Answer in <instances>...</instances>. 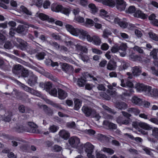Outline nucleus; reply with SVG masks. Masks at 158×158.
I'll list each match as a JSON object with an SVG mask.
<instances>
[{
  "label": "nucleus",
  "instance_id": "obj_1",
  "mask_svg": "<svg viewBox=\"0 0 158 158\" xmlns=\"http://www.w3.org/2000/svg\"><path fill=\"white\" fill-rule=\"evenodd\" d=\"M52 10L56 12H60L66 15H68L69 13V10L68 8H64L60 5L53 3L51 6Z\"/></svg>",
  "mask_w": 158,
  "mask_h": 158
},
{
  "label": "nucleus",
  "instance_id": "obj_2",
  "mask_svg": "<svg viewBox=\"0 0 158 158\" xmlns=\"http://www.w3.org/2000/svg\"><path fill=\"white\" fill-rule=\"evenodd\" d=\"M76 50L80 52L79 58L83 61H86L88 59V57L86 55H83L82 52L86 53L87 52V49L85 47L82 46L80 45L77 44L75 45Z\"/></svg>",
  "mask_w": 158,
  "mask_h": 158
},
{
  "label": "nucleus",
  "instance_id": "obj_3",
  "mask_svg": "<svg viewBox=\"0 0 158 158\" xmlns=\"http://www.w3.org/2000/svg\"><path fill=\"white\" fill-rule=\"evenodd\" d=\"M16 83L19 85L21 88L25 91L30 93L31 94L35 95L38 96H40L41 94L38 91H35L32 88L25 85L23 84L18 80H16L15 81Z\"/></svg>",
  "mask_w": 158,
  "mask_h": 158
},
{
  "label": "nucleus",
  "instance_id": "obj_4",
  "mask_svg": "<svg viewBox=\"0 0 158 158\" xmlns=\"http://www.w3.org/2000/svg\"><path fill=\"white\" fill-rule=\"evenodd\" d=\"M84 147L88 158H95L94 156L93 155L94 148L93 145L89 143H87L84 144Z\"/></svg>",
  "mask_w": 158,
  "mask_h": 158
},
{
  "label": "nucleus",
  "instance_id": "obj_5",
  "mask_svg": "<svg viewBox=\"0 0 158 158\" xmlns=\"http://www.w3.org/2000/svg\"><path fill=\"white\" fill-rule=\"evenodd\" d=\"M135 88L138 91H144L146 94L147 92L150 90V86L145 85L143 84L138 83L136 85Z\"/></svg>",
  "mask_w": 158,
  "mask_h": 158
},
{
  "label": "nucleus",
  "instance_id": "obj_6",
  "mask_svg": "<svg viewBox=\"0 0 158 158\" xmlns=\"http://www.w3.org/2000/svg\"><path fill=\"white\" fill-rule=\"evenodd\" d=\"M76 33L77 34L75 35L74 36H78L80 39L84 40L86 38V36L87 32L86 31L82 29L77 28Z\"/></svg>",
  "mask_w": 158,
  "mask_h": 158
},
{
  "label": "nucleus",
  "instance_id": "obj_7",
  "mask_svg": "<svg viewBox=\"0 0 158 158\" xmlns=\"http://www.w3.org/2000/svg\"><path fill=\"white\" fill-rule=\"evenodd\" d=\"M116 7L119 10H124L127 6L126 2L123 0H116Z\"/></svg>",
  "mask_w": 158,
  "mask_h": 158
},
{
  "label": "nucleus",
  "instance_id": "obj_8",
  "mask_svg": "<svg viewBox=\"0 0 158 158\" xmlns=\"http://www.w3.org/2000/svg\"><path fill=\"white\" fill-rule=\"evenodd\" d=\"M69 141L71 145L74 148L77 147L80 143L79 139L77 137H72L69 139Z\"/></svg>",
  "mask_w": 158,
  "mask_h": 158
},
{
  "label": "nucleus",
  "instance_id": "obj_9",
  "mask_svg": "<svg viewBox=\"0 0 158 158\" xmlns=\"http://www.w3.org/2000/svg\"><path fill=\"white\" fill-rule=\"evenodd\" d=\"M107 93L109 95H107L105 93H102L100 94L101 96L104 98L105 99L107 100H109L110 98V95L114 96L117 94L116 92L115 91H113L112 90H109L107 91Z\"/></svg>",
  "mask_w": 158,
  "mask_h": 158
},
{
  "label": "nucleus",
  "instance_id": "obj_10",
  "mask_svg": "<svg viewBox=\"0 0 158 158\" xmlns=\"http://www.w3.org/2000/svg\"><path fill=\"white\" fill-rule=\"evenodd\" d=\"M82 110L87 117L90 116L95 112V110L91 108L86 106H84L82 108Z\"/></svg>",
  "mask_w": 158,
  "mask_h": 158
},
{
  "label": "nucleus",
  "instance_id": "obj_11",
  "mask_svg": "<svg viewBox=\"0 0 158 158\" xmlns=\"http://www.w3.org/2000/svg\"><path fill=\"white\" fill-rule=\"evenodd\" d=\"M36 16L39 17L41 20H47L49 23H52L55 21V20L53 18H49L47 15L43 13H37L36 14Z\"/></svg>",
  "mask_w": 158,
  "mask_h": 158
},
{
  "label": "nucleus",
  "instance_id": "obj_12",
  "mask_svg": "<svg viewBox=\"0 0 158 158\" xmlns=\"http://www.w3.org/2000/svg\"><path fill=\"white\" fill-rule=\"evenodd\" d=\"M133 16L135 17L142 19H147L148 17L147 15L145 14L142 11L139 10H137L133 14Z\"/></svg>",
  "mask_w": 158,
  "mask_h": 158
},
{
  "label": "nucleus",
  "instance_id": "obj_13",
  "mask_svg": "<svg viewBox=\"0 0 158 158\" xmlns=\"http://www.w3.org/2000/svg\"><path fill=\"white\" fill-rule=\"evenodd\" d=\"M12 113L11 111H8L6 113L3 117L0 115V120L2 119L5 122H9L11 119Z\"/></svg>",
  "mask_w": 158,
  "mask_h": 158
},
{
  "label": "nucleus",
  "instance_id": "obj_14",
  "mask_svg": "<svg viewBox=\"0 0 158 158\" xmlns=\"http://www.w3.org/2000/svg\"><path fill=\"white\" fill-rule=\"evenodd\" d=\"M37 77L34 74L30 76L27 83L31 86L34 85L37 83Z\"/></svg>",
  "mask_w": 158,
  "mask_h": 158
},
{
  "label": "nucleus",
  "instance_id": "obj_15",
  "mask_svg": "<svg viewBox=\"0 0 158 158\" xmlns=\"http://www.w3.org/2000/svg\"><path fill=\"white\" fill-rule=\"evenodd\" d=\"M146 94L148 96L152 97H156L158 96V91L156 89L154 88L152 89V87L150 86L149 90L147 92Z\"/></svg>",
  "mask_w": 158,
  "mask_h": 158
},
{
  "label": "nucleus",
  "instance_id": "obj_16",
  "mask_svg": "<svg viewBox=\"0 0 158 158\" xmlns=\"http://www.w3.org/2000/svg\"><path fill=\"white\" fill-rule=\"evenodd\" d=\"M61 67L62 70L65 73L67 72L72 71L73 69L72 66L65 63L61 64Z\"/></svg>",
  "mask_w": 158,
  "mask_h": 158
},
{
  "label": "nucleus",
  "instance_id": "obj_17",
  "mask_svg": "<svg viewBox=\"0 0 158 158\" xmlns=\"http://www.w3.org/2000/svg\"><path fill=\"white\" fill-rule=\"evenodd\" d=\"M121 82L120 85L122 87H126L127 86L131 88L133 86V84L132 82L129 80H127L124 82V80L122 79L121 80Z\"/></svg>",
  "mask_w": 158,
  "mask_h": 158
},
{
  "label": "nucleus",
  "instance_id": "obj_18",
  "mask_svg": "<svg viewBox=\"0 0 158 158\" xmlns=\"http://www.w3.org/2000/svg\"><path fill=\"white\" fill-rule=\"evenodd\" d=\"M65 27L67 30L72 35L74 36L75 35L77 34L76 32L77 28H75L69 24H66L65 25Z\"/></svg>",
  "mask_w": 158,
  "mask_h": 158
},
{
  "label": "nucleus",
  "instance_id": "obj_19",
  "mask_svg": "<svg viewBox=\"0 0 158 158\" xmlns=\"http://www.w3.org/2000/svg\"><path fill=\"white\" fill-rule=\"evenodd\" d=\"M105 19L112 23H117V21H119V18H115L113 15H109Z\"/></svg>",
  "mask_w": 158,
  "mask_h": 158
},
{
  "label": "nucleus",
  "instance_id": "obj_20",
  "mask_svg": "<svg viewBox=\"0 0 158 158\" xmlns=\"http://www.w3.org/2000/svg\"><path fill=\"white\" fill-rule=\"evenodd\" d=\"M102 3L104 5L113 7L115 6V0H103Z\"/></svg>",
  "mask_w": 158,
  "mask_h": 158
},
{
  "label": "nucleus",
  "instance_id": "obj_21",
  "mask_svg": "<svg viewBox=\"0 0 158 158\" xmlns=\"http://www.w3.org/2000/svg\"><path fill=\"white\" fill-rule=\"evenodd\" d=\"M116 108L120 110H125L127 108V104L124 102H118L115 104Z\"/></svg>",
  "mask_w": 158,
  "mask_h": 158
},
{
  "label": "nucleus",
  "instance_id": "obj_22",
  "mask_svg": "<svg viewBox=\"0 0 158 158\" xmlns=\"http://www.w3.org/2000/svg\"><path fill=\"white\" fill-rule=\"evenodd\" d=\"M117 123L121 125L122 124L127 125L129 123V120L128 119H125L122 117H119L117 119Z\"/></svg>",
  "mask_w": 158,
  "mask_h": 158
},
{
  "label": "nucleus",
  "instance_id": "obj_23",
  "mask_svg": "<svg viewBox=\"0 0 158 158\" xmlns=\"http://www.w3.org/2000/svg\"><path fill=\"white\" fill-rule=\"evenodd\" d=\"M28 125L30 127L31 129L29 132L32 133H37V126L34 123L31 122L28 123Z\"/></svg>",
  "mask_w": 158,
  "mask_h": 158
},
{
  "label": "nucleus",
  "instance_id": "obj_24",
  "mask_svg": "<svg viewBox=\"0 0 158 158\" xmlns=\"http://www.w3.org/2000/svg\"><path fill=\"white\" fill-rule=\"evenodd\" d=\"M58 98L60 99H64L67 96V94L61 89H58Z\"/></svg>",
  "mask_w": 158,
  "mask_h": 158
},
{
  "label": "nucleus",
  "instance_id": "obj_25",
  "mask_svg": "<svg viewBox=\"0 0 158 158\" xmlns=\"http://www.w3.org/2000/svg\"><path fill=\"white\" fill-rule=\"evenodd\" d=\"M59 135L61 137L65 140L67 139L69 137V133L64 130L60 131L59 132Z\"/></svg>",
  "mask_w": 158,
  "mask_h": 158
},
{
  "label": "nucleus",
  "instance_id": "obj_26",
  "mask_svg": "<svg viewBox=\"0 0 158 158\" xmlns=\"http://www.w3.org/2000/svg\"><path fill=\"white\" fill-rule=\"evenodd\" d=\"M116 23L118 24L121 27L124 28L127 27L128 25L126 19L125 18H123L122 19H119V21H117V23Z\"/></svg>",
  "mask_w": 158,
  "mask_h": 158
},
{
  "label": "nucleus",
  "instance_id": "obj_27",
  "mask_svg": "<svg viewBox=\"0 0 158 158\" xmlns=\"http://www.w3.org/2000/svg\"><path fill=\"white\" fill-rule=\"evenodd\" d=\"M103 124L104 125L110 129H115L117 128L116 125L113 123H110L108 121H103Z\"/></svg>",
  "mask_w": 158,
  "mask_h": 158
},
{
  "label": "nucleus",
  "instance_id": "obj_28",
  "mask_svg": "<svg viewBox=\"0 0 158 158\" xmlns=\"http://www.w3.org/2000/svg\"><path fill=\"white\" fill-rule=\"evenodd\" d=\"M131 101L135 104L138 105H141L142 102V99L136 96H134L132 97Z\"/></svg>",
  "mask_w": 158,
  "mask_h": 158
},
{
  "label": "nucleus",
  "instance_id": "obj_29",
  "mask_svg": "<svg viewBox=\"0 0 158 158\" xmlns=\"http://www.w3.org/2000/svg\"><path fill=\"white\" fill-rule=\"evenodd\" d=\"M132 73L134 76H139L141 73L140 68L139 66H135L132 69Z\"/></svg>",
  "mask_w": 158,
  "mask_h": 158
},
{
  "label": "nucleus",
  "instance_id": "obj_30",
  "mask_svg": "<svg viewBox=\"0 0 158 158\" xmlns=\"http://www.w3.org/2000/svg\"><path fill=\"white\" fill-rule=\"evenodd\" d=\"M23 67L20 64L15 65L14 66L12 71L14 73L17 74L18 72L22 71L23 69Z\"/></svg>",
  "mask_w": 158,
  "mask_h": 158
},
{
  "label": "nucleus",
  "instance_id": "obj_31",
  "mask_svg": "<svg viewBox=\"0 0 158 158\" xmlns=\"http://www.w3.org/2000/svg\"><path fill=\"white\" fill-rule=\"evenodd\" d=\"M42 0H31L30 4L31 6L35 5L39 7L42 6Z\"/></svg>",
  "mask_w": 158,
  "mask_h": 158
},
{
  "label": "nucleus",
  "instance_id": "obj_32",
  "mask_svg": "<svg viewBox=\"0 0 158 158\" xmlns=\"http://www.w3.org/2000/svg\"><path fill=\"white\" fill-rule=\"evenodd\" d=\"M88 7L90 12L92 14H95L98 11V9L94 4H89L88 5Z\"/></svg>",
  "mask_w": 158,
  "mask_h": 158
},
{
  "label": "nucleus",
  "instance_id": "obj_33",
  "mask_svg": "<svg viewBox=\"0 0 158 158\" xmlns=\"http://www.w3.org/2000/svg\"><path fill=\"white\" fill-rule=\"evenodd\" d=\"M139 126L146 130H151L152 129V127L149 124L143 122L139 123Z\"/></svg>",
  "mask_w": 158,
  "mask_h": 158
},
{
  "label": "nucleus",
  "instance_id": "obj_34",
  "mask_svg": "<svg viewBox=\"0 0 158 158\" xmlns=\"http://www.w3.org/2000/svg\"><path fill=\"white\" fill-rule=\"evenodd\" d=\"M128 111L132 114H134L135 115H137L140 112V111L137 108H129Z\"/></svg>",
  "mask_w": 158,
  "mask_h": 158
},
{
  "label": "nucleus",
  "instance_id": "obj_35",
  "mask_svg": "<svg viewBox=\"0 0 158 158\" xmlns=\"http://www.w3.org/2000/svg\"><path fill=\"white\" fill-rule=\"evenodd\" d=\"M94 38L92 42L95 45H99L101 43V40L99 37L97 35H94Z\"/></svg>",
  "mask_w": 158,
  "mask_h": 158
},
{
  "label": "nucleus",
  "instance_id": "obj_36",
  "mask_svg": "<svg viewBox=\"0 0 158 158\" xmlns=\"http://www.w3.org/2000/svg\"><path fill=\"white\" fill-rule=\"evenodd\" d=\"M107 68L109 70H114L116 68L115 64L113 61H110L107 64Z\"/></svg>",
  "mask_w": 158,
  "mask_h": 158
},
{
  "label": "nucleus",
  "instance_id": "obj_37",
  "mask_svg": "<svg viewBox=\"0 0 158 158\" xmlns=\"http://www.w3.org/2000/svg\"><path fill=\"white\" fill-rule=\"evenodd\" d=\"M22 72V76L24 77H27L29 74H30V76H31L32 74H33L32 72L28 71L24 68Z\"/></svg>",
  "mask_w": 158,
  "mask_h": 158
},
{
  "label": "nucleus",
  "instance_id": "obj_38",
  "mask_svg": "<svg viewBox=\"0 0 158 158\" xmlns=\"http://www.w3.org/2000/svg\"><path fill=\"white\" fill-rule=\"evenodd\" d=\"M74 109L76 110H78L81 106V102L78 99H76L74 101Z\"/></svg>",
  "mask_w": 158,
  "mask_h": 158
},
{
  "label": "nucleus",
  "instance_id": "obj_39",
  "mask_svg": "<svg viewBox=\"0 0 158 158\" xmlns=\"http://www.w3.org/2000/svg\"><path fill=\"white\" fill-rule=\"evenodd\" d=\"M136 11L135 7L134 6H129L127 9L126 10V12L129 14H134Z\"/></svg>",
  "mask_w": 158,
  "mask_h": 158
},
{
  "label": "nucleus",
  "instance_id": "obj_40",
  "mask_svg": "<svg viewBox=\"0 0 158 158\" xmlns=\"http://www.w3.org/2000/svg\"><path fill=\"white\" fill-rule=\"evenodd\" d=\"M101 151L108 153L110 155H112L114 153V150L112 149L106 147L103 148L101 149Z\"/></svg>",
  "mask_w": 158,
  "mask_h": 158
},
{
  "label": "nucleus",
  "instance_id": "obj_41",
  "mask_svg": "<svg viewBox=\"0 0 158 158\" xmlns=\"http://www.w3.org/2000/svg\"><path fill=\"white\" fill-rule=\"evenodd\" d=\"M59 129L58 127L53 125L50 126L48 128V130L50 132L55 133Z\"/></svg>",
  "mask_w": 158,
  "mask_h": 158
},
{
  "label": "nucleus",
  "instance_id": "obj_42",
  "mask_svg": "<svg viewBox=\"0 0 158 158\" xmlns=\"http://www.w3.org/2000/svg\"><path fill=\"white\" fill-rule=\"evenodd\" d=\"M107 12L104 9H101L100 10L99 15L102 18H106L108 16Z\"/></svg>",
  "mask_w": 158,
  "mask_h": 158
},
{
  "label": "nucleus",
  "instance_id": "obj_43",
  "mask_svg": "<svg viewBox=\"0 0 158 158\" xmlns=\"http://www.w3.org/2000/svg\"><path fill=\"white\" fill-rule=\"evenodd\" d=\"M78 3L84 7H86L88 5L87 0H77Z\"/></svg>",
  "mask_w": 158,
  "mask_h": 158
},
{
  "label": "nucleus",
  "instance_id": "obj_44",
  "mask_svg": "<svg viewBox=\"0 0 158 158\" xmlns=\"http://www.w3.org/2000/svg\"><path fill=\"white\" fill-rule=\"evenodd\" d=\"M86 81L85 79L82 78L78 79L77 81V84L80 87H83L85 85Z\"/></svg>",
  "mask_w": 158,
  "mask_h": 158
},
{
  "label": "nucleus",
  "instance_id": "obj_45",
  "mask_svg": "<svg viewBox=\"0 0 158 158\" xmlns=\"http://www.w3.org/2000/svg\"><path fill=\"white\" fill-rule=\"evenodd\" d=\"M20 10L21 11L24 12L27 15H31V12L28 10L23 6H20Z\"/></svg>",
  "mask_w": 158,
  "mask_h": 158
},
{
  "label": "nucleus",
  "instance_id": "obj_46",
  "mask_svg": "<svg viewBox=\"0 0 158 158\" xmlns=\"http://www.w3.org/2000/svg\"><path fill=\"white\" fill-rule=\"evenodd\" d=\"M149 35L150 38L155 41H158V36L156 34L152 32H150Z\"/></svg>",
  "mask_w": 158,
  "mask_h": 158
},
{
  "label": "nucleus",
  "instance_id": "obj_47",
  "mask_svg": "<svg viewBox=\"0 0 158 158\" xmlns=\"http://www.w3.org/2000/svg\"><path fill=\"white\" fill-rule=\"evenodd\" d=\"M94 22L92 20L87 18L85 19V24L86 26H92L93 25Z\"/></svg>",
  "mask_w": 158,
  "mask_h": 158
},
{
  "label": "nucleus",
  "instance_id": "obj_48",
  "mask_svg": "<svg viewBox=\"0 0 158 158\" xmlns=\"http://www.w3.org/2000/svg\"><path fill=\"white\" fill-rule=\"evenodd\" d=\"M157 49H154L150 52V55L152 57L154 60L157 58H157Z\"/></svg>",
  "mask_w": 158,
  "mask_h": 158
},
{
  "label": "nucleus",
  "instance_id": "obj_49",
  "mask_svg": "<svg viewBox=\"0 0 158 158\" xmlns=\"http://www.w3.org/2000/svg\"><path fill=\"white\" fill-rule=\"evenodd\" d=\"M47 102L48 103L51 104L54 107H56L59 109H62L60 106L53 102L50 101L49 100H47Z\"/></svg>",
  "mask_w": 158,
  "mask_h": 158
},
{
  "label": "nucleus",
  "instance_id": "obj_50",
  "mask_svg": "<svg viewBox=\"0 0 158 158\" xmlns=\"http://www.w3.org/2000/svg\"><path fill=\"white\" fill-rule=\"evenodd\" d=\"M111 31L107 29H105L103 32L102 37L105 38L108 37L109 35H111Z\"/></svg>",
  "mask_w": 158,
  "mask_h": 158
},
{
  "label": "nucleus",
  "instance_id": "obj_51",
  "mask_svg": "<svg viewBox=\"0 0 158 158\" xmlns=\"http://www.w3.org/2000/svg\"><path fill=\"white\" fill-rule=\"evenodd\" d=\"M25 28L23 25H20L17 27L16 30L17 32L20 33L24 31Z\"/></svg>",
  "mask_w": 158,
  "mask_h": 158
},
{
  "label": "nucleus",
  "instance_id": "obj_52",
  "mask_svg": "<svg viewBox=\"0 0 158 158\" xmlns=\"http://www.w3.org/2000/svg\"><path fill=\"white\" fill-rule=\"evenodd\" d=\"M45 85L44 89H45L48 92L52 87V83L50 82H47L45 83Z\"/></svg>",
  "mask_w": 158,
  "mask_h": 158
},
{
  "label": "nucleus",
  "instance_id": "obj_53",
  "mask_svg": "<svg viewBox=\"0 0 158 158\" xmlns=\"http://www.w3.org/2000/svg\"><path fill=\"white\" fill-rule=\"evenodd\" d=\"M119 50V46L117 44L114 45L111 49V51L113 53H116L118 52Z\"/></svg>",
  "mask_w": 158,
  "mask_h": 158
},
{
  "label": "nucleus",
  "instance_id": "obj_54",
  "mask_svg": "<svg viewBox=\"0 0 158 158\" xmlns=\"http://www.w3.org/2000/svg\"><path fill=\"white\" fill-rule=\"evenodd\" d=\"M45 54L44 52H41L37 53L36 56L39 60H42L44 59Z\"/></svg>",
  "mask_w": 158,
  "mask_h": 158
},
{
  "label": "nucleus",
  "instance_id": "obj_55",
  "mask_svg": "<svg viewBox=\"0 0 158 158\" xmlns=\"http://www.w3.org/2000/svg\"><path fill=\"white\" fill-rule=\"evenodd\" d=\"M102 107L104 109L106 110L109 113L113 114H115L116 113V111H114L113 110L110 108L109 107L105 105H102Z\"/></svg>",
  "mask_w": 158,
  "mask_h": 158
},
{
  "label": "nucleus",
  "instance_id": "obj_56",
  "mask_svg": "<svg viewBox=\"0 0 158 158\" xmlns=\"http://www.w3.org/2000/svg\"><path fill=\"white\" fill-rule=\"evenodd\" d=\"M75 20L76 22L79 23H84L85 22L84 18L80 16H75Z\"/></svg>",
  "mask_w": 158,
  "mask_h": 158
},
{
  "label": "nucleus",
  "instance_id": "obj_57",
  "mask_svg": "<svg viewBox=\"0 0 158 158\" xmlns=\"http://www.w3.org/2000/svg\"><path fill=\"white\" fill-rule=\"evenodd\" d=\"M152 135L156 138H158V128L154 127L152 130Z\"/></svg>",
  "mask_w": 158,
  "mask_h": 158
},
{
  "label": "nucleus",
  "instance_id": "obj_58",
  "mask_svg": "<svg viewBox=\"0 0 158 158\" xmlns=\"http://www.w3.org/2000/svg\"><path fill=\"white\" fill-rule=\"evenodd\" d=\"M96 156L97 158H107L105 155L101 153L100 152H96Z\"/></svg>",
  "mask_w": 158,
  "mask_h": 158
},
{
  "label": "nucleus",
  "instance_id": "obj_59",
  "mask_svg": "<svg viewBox=\"0 0 158 158\" xmlns=\"http://www.w3.org/2000/svg\"><path fill=\"white\" fill-rule=\"evenodd\" d=\"M48 92L49 94L52 95L54 97H56L57 96V92L56 89H53L49 91Z\"/></svg>",
  "mask_w": 158,
  "mask_h": 158
},
{
  "label": "nucleus",
  "instance_id": "obj_60",
  "mask_svg": "<svg viewBox=\"0 0 158 158\" xmlns=\"http://www.w3.org/2000/svg\"><path fill=\"white\" fill-rule=\"evenodd\" d=\"M62 149V148L60 146L57 145L54 146L53 147L52 149V151L57 152L61 151Z\"/></svg>",
  "mask_w": 158,
  "mask_h": 158
},
{
  "label": "nucleus",
  "instance_id": "obj_61",
  "mask_svg": "<svg viewBox=\"0 0 158 158\" xmlns=\"http://www.w3.org/2000/svg\"><path fill=\"white\" fill-rule=\"evenodd\" d=\"M151 69L152 73L158 77V69H156L155 68L154 66L151 67Z\"/></svg>",
  "mask_w": 158,
  "mask_h": 158
},
{
  "label": "nucleus",
  "instance_id": "obj_62",
  "mask_svg": "<svg viewBox=\"0 0 158 158\" xmlns=\"http://www.w3.org/2000/svg\"><path fill=\"white\" fill-rule=\"evenodd\" d=\"M134 50L140 53H143V51L141 48H140L137 46H135L133 48Z\"/></svg>",
  "mask_w": 158,
  "mask_h": 158
},
{
  "label": "nucleus",
  "instance_id": "obj_63",
  "mask_svg": "<svg viewBox=\"0 0 158 158\" xmlns=\"http://www.w3.org/2000/svg\"><path fill=\"white\" fill-rule=\"evenodd\" d=\"M127 48V46L126 44L122 43L119 46V50H121L122 51H125Z\"/></svg>",
  "mask_w": 158,
  "mask_h": 158
},
{
  "label": "nucleus",
  "instance_id": "obj_64",
  "mask_svg": "<svg viewBox=\"0 0 158 158\" xmlns=\"http://www.w3.org/2000/svg\"><path fill=\"white\" fill-rule=\"evenodd\" d=\"M129 64L128 63L123 62H122L121 65V67L123 69L125 70L127 69L129 66Z\"/></svg>",
  "mask_w": 158,
  "mask_h": 158
}]
</instances>
